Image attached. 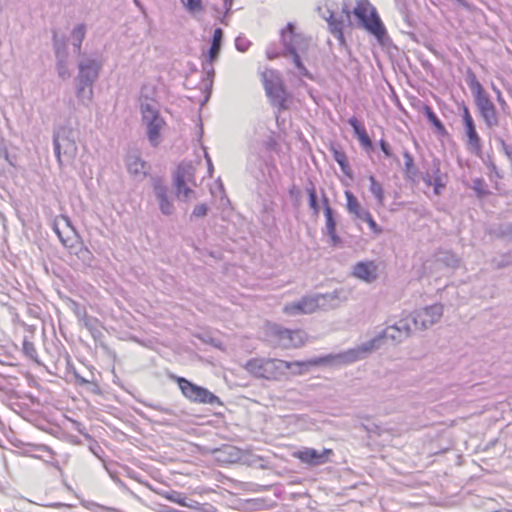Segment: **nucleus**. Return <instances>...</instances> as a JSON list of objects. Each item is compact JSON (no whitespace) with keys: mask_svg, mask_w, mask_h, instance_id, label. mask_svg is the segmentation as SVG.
<instances>
[{"mask_svg":"<svg viewBox=\"0 0 512 512\" xmlns=\"http://www.w3.org/2000/svg\"><path fill=\"white\" fill-rule=\"evenodd\" d=\"M157 106L158 104L153 101L141 104L142 120L147 127V137L152 145L159 143L160 131L165 125Z\"/></svg>","mask_w":512,"mask_h":512,"instance_id":"9","label":"nucleus"},{"mask_svg":"<svg viewBox=\"0 0 512 512\" xmlns=\"http://www.w3.org/2000/svg\"><path fill=\"white\" fill-rule=\"evenodd\" d=\"M69 308L73 311L78 320L81 319L82 317H85V315L87 314L85 307L74 300H70Z\"/></svg>","mask_w":512,"mask_h":512,"instance_id":"45","label":"nucleus"},{"mask_svg":"<svg viewBox=\"0 0 512 512\" xmlns=\"http://www.w3.org/2000/svg\"><path fill=\"white\" fill-rule=\"evenodd\" d=\"M423 113L427 118L428 122L434 128V132L441 137L448 136V131L446 130L444 124L439 119L437 114L433 111V109L429 105H424Z\"/></svg>","mask_w":512,"mask_h":512,"instance_id":"28","label":"nucleus"},{"mask_svg":"<svg viewBox=\"0 0 512 512\" xmlns=\"http://www.w3.org/2000/svg\"><path fill=\"white\" fill-rule=\"evenodd\" d=\"M303 39V35L295 32L294 24L289 22L286 25V27L281 30V43L284 47L282 56H291L292 61L298 70V75L313 80V75L304 66L301 57L297 51Z\"/></svg>","mask_w":512,"mask_h":512,"instance_id":"5","label":"nucleus"},{"mask_svg":"<svg viewBox=\"0 0 512 512\" xmlns=\"http://www.w3.org/2000/svg\"><path fill=\"white\" fill-rule=\"evenodd\" d=\"M86 35V25L84 23L77 24L71 31L70 39L73 47V53L80 58L82 54V43Z\"/></svg>","mask_w":512,"mask_h":512,"instance_id":"27","label":"nucleus"},{"mask_svg":"<svg viewBox=\"0 0 512 512\" xmlns=\"http://www.w3.org/2000/svg\"><path fill=\"white\" fill-rule=\"evenodd\" d=\"M472 189L476 192L478 197H484L487 195V190L485 189V182L481 178H475L472 181Z\"/></svg>","mask_w":512,"mask_h":512,"instance_id":"43","label":"nucleus"},{"mask_svg":"<svg viewBox=\"0 0 512 512\" xmlns=\"http://www.w3.org/2000/svg\"><path fill=\"white\" fill-rule=\"evenodd\" d=\"M437 261L449 268H457L459 266L458 257L451 251H444L438 253Z\"/></svg>","mask_w":512,"mask_h":512,"instance_id":"34","label":"nucleus"},{"mask_svg":"<svg viewBox=\"0 0 512 512\" xmlns=\"http://www.w3.org/2000/svg\"><path fill=\"white\" fill-rule=\"evenodd\" d=\"M215 61H211L209 57L205 56V60L202 63L203 70L206 72L207 76L212 80L215 75V70L213 68V63Z\"/></svg>","mask_w":512,"mask_h":512,"instance_id":"49","label":"nucleus"},{"mask_svg":"<svg viewBox=\"0 0 512 512\" xmlns=\"http://www.w3.org/2000/svg\"><path fill=\"white\" fill-rule=\"evenodd\" d=\"M378 145L385 157L390 158L393 156L390 144L386 140L381 139Z\"/></svg>","mask_w":512,"mask_h":512,"instance_id":"51","label":"nucleus"},{"mask_svg":"<svg viewBox=\"0 0 512 512\" xmlns=\"http://www.w3.org/2000/svg\"><path fill=\"white\" fill-rule=\"evenodd\" d=\"M203 340H204V342L209 343V344H211L212 346H214V347H216V348H219V349H220V348H221V346H222L221 341H219V340H217V339H214V338H212V337H208V339H203Z\"/></svg>","mask_w":512,"mask_h":512,"instance_id":"60","label":"nucleus"},{"mask_svg":"<svg viewBox=\"0 0 512 512\" xmlns=\"http://www.w3.org/2000/svg\"><path fill=\"white\" fill-rule=\"evenodd\" d=\"M224 32L221 28H216L213 32L210 47L207 51L206 57H209L211 61H216L219 57Z\"/></svg>","mask_w":512,"mask_h":512,"instance_id":"29","label":"nucleus"},{"mask_svg":"<svg viewBox=\"0 0 512 512\" xmlns=\"http://www.w3.org/2000/svg\"><path fill=\"white\" fill-rule=\"evenodd\" d=\"M103 63L87 55L78 61V75L76 81V96L81 100L90 101L93 97V85L100 75Z\"/></svg>","mask_w":512,"mask_h":512,"instance_id":"2","label":"nucleus"},{"mask_svg":"<svg viewBox=\"0 0 512 512\" xmlns=\"http://www.w3.org/2000/svg\"><path fill=\"white\" fill-rule=\"evenodd\" d=\"M283 311L289 316L312 314L317 311V304L313 295H306L298 301L287 303L284 306Z\"/></svg>","mask_w":512,"mask_h":512,"instance_id":"24","label":"nucleus"},{"mask_svg":"<svg viewBox=\"0 0 512 512\" xmlns=\"http://www.w3.org/2000/svg\"><path fill=\"white\" fill-rule=\"evenodd\" d=\"M189 13H197L203 11L204 7L201 0H181Z\"/></svg>","mask_w":512,"mask_h":512,"instance_id":"42","label":"nucleus"},{"mask_svg":"<svg viewBox=\"0 0 512 512\" xmlns=\"http://www.w3.org/2000/svg\"><path fill=\"white\" fill-rule=\"evenodd\" d=\"M305 190H306L307 195H308V205H309V207L310 206H315V205L319 204L316 186H315L314 182L310 178L307 179V183L305 185Z\"/></svg>","mask_w":512,"mask_h":512,"instance_id":"39","label":"nucleus"},{"mask_svg":"<svg viewBox=\"0 0 512 512\" xmlns=\"http://www.w3.org/2000/svg\"><path fill=\"white\" fill-rule=\"evenodd\" d=\"M334 454L332 449L323 448L321 451L305 447L294 453V456L300 460V462L309 466H320L330 461V456Z\"/></svg>","mask_w":512,"mask_h":512,"instance_id":"20","label":"nucleus"},{"mask_svg":"<svg viewBox=\"0 0 512 512\" xmlns=\"http://www.w3.org/2000/svg\"><path fill=\"white\" fill-rule=\"evenodd\" d=\"M164 497L167 500H169L170 502L176 503L182 507H189V508L194 507L191 503L187 502V498L181 492L172 490L170 492H166Z\"/></svg>","mask_w":512,"mask_h":512,"instance_id":"35","label":"nucleus"},{"mask_svg":"<svg viewBox=\"0 0 512 512\" xmlns=\"http://www.w3.org/2000/svg\"><path fill=\"white\" fill-rule=\"evenodd\" d=\"M345 196H346V201H347L346 207H347L348 212L352 213L356 217H358V214L364 210L360 208L357 198L354 196V194L351 191H348V190L345 192Z\"/></svg>","mask_w":512,"mask_h":512,"instance_id":"37","label":"nucleus"},{"mask_svg":"<svg viewBox=\"0 0 512 512\" xmlns=\"http://www.w3.org/2000/svg\"><path fill=\"white\" fill-rule=\"evenodd\" d=\"M290 198L298 203L301 198V190L296 184H292L288 190Z\"/></svg>","mask_w":512,"mask_h":512,"instance_id":"50","label":"nucleus"},{"mask_svg":"<svg viewBox=\"0 0 512 512\" xmlns=\"http://www.w3.org/2000/svg\"><path fill=\"white\" fill-rule=\"evenodd\" d=\"M352 276L367 284L378 279V264L373 260L359 261L352 267Z\"/></svg>","mask_w":512,"mask_h":512,"instance_id":"23","label":"nucleus"},{"mask_svg":"<svg viewBox=\"0 0 512 512\" xmlns=\"http://www.w3.org/2000/svg\"><path fill=\"white\" fill-rule=\"evenodd\" d=\"M333 150H334V160H336V161L346 160L344 152L338 151L336 149H333Z\"/></svg>","mask_w":512,"mask_h":512,"instance_id":"63","label":"nucleus"},{"mask_svg":"<svg viewBox=\"0 0 512 512\" xmlns=\"http://www.w3.org/2000/svg\"><path fill=\"white\" fill-rule=\"evenodd\" d=\"M79 258L83 261H90L92 259V253L87 248H81L78 253Z\"/></svg>","mask_w":512,"mask_h":512,"instance_id":"56","label":"nucleus"},{"mask_svg":"<svg viewBox=\"0 0 512 512\" xmlns=\"http://www.w3.org/2000/svg\"><path fill=\"white\" fill-rule=\"evenodd\" d=\"M443 315V305L436 303L416 310L409 316L415 331H424L437 323Z\"/></svg>","mask_w":512,"mask_h":512,"instance_id":"13","label":"nucleus"},{"mask_svg":"<svg viewBox=\"0 0 512 512\" xmlns=\"http://www.w3.org/2000/svg\"><path fill=\"white\" fill-rule=\"evenodd\" d=\"M146 406L167 415H175L174 411L171 408L164 407L160 404H146Z\"/></svg>","mask_w":512,"mask_h":512,"instance_id":"53","label":"nucleus"},{"mask_svg":"<svg viewBox=\"0 0 512 512\" xmlns=\"http://www.w3.org/2000/svg\"><path fill=\"white\" fill-rule=\"evenodd\" d=\"M498 234L502 237L512 238V224H502L498 228Z\"/></svg>","mask_w":512,"mask_h":512,"instance_id":"52","label":"nucleus"},{"mask_svg":"<svg viewBox=\"0 0 512 512\" xmlns=\"http://www.w3.org/2000/svg\"><path fill=\"white\" fill-rule=\"evenodd\" d=\"M242 453L243 450L232 445H224L215 451L217 460L224 463L240 462Z\"/></svg>","mask_w":512,"mask_h":512,"instance_id":"26","label":"nucleus"},{"mask_svg":"<svg viewBox=\"0 0 512 512\" xmlns=\"http://www.w3.org/2000/svg\"><path fill=\"white\" fill-rule=\"evenodd\" d=\"M83 326L91 333L96 327H98V319L95 317L88 316L79 319Z\"/></svg>","mask_w":512,"mask_h":512,"instance_id":"44","label":"nucleus"},{"mask_svg":"<svg viewBox=\"0 0 512 512\" xmlns=\"http://www.w3.org/2000/svg\"><path fill=\"white\" fill-rule=\"evenodd\" d=\"M54 231L55 233L57 234V236L59 237L60 241L62 242V244L64 246H68V240L65 239L62 235V232L60 231V229L58 228V225L57 224H54Z\"/></svg>","mask_w":512,"mask_h":512,"instance_id":"58","label":"nucleus"},{"mask_svg":"<svg viewBox=\"0 0 512 512\" xmlns=\"http://www.w3.org/2000/svg\"><path fill=\"white\" fill-rule=\"evenodd\" d=\"M34 459H40L47 464L54 465V452L47 445L34 443Z\"/></svg>","mask_w":512,"mask_h":512,"instance_id":"32","label":"nucleus"},{"mask_svg":"<svg viewBox=\"0 0 512 512\" xmlns=\"http://www.w3.org/2000/svg\"><path fill=\"white\" fill-rule=\"evenodd\" d=\"M370 191L377 198L378 201H382L384 198V192L382 185L377 182L374 176H370Z\"/></svg>","mask_w":512,"mask_h":512,"instance_id":"41","label":"nucleus"},{"mask_svg":"<svg viewBox=\"0 0 512 512\" xmlns=\"http://www.w3.org/2000/svg\"><path fill=\"white\" fill-rule=\"evenodd\" d=\"M170 379L178 385L181 394L189 402L211 406H223L221 399L207 388L198 385L185 377L174 374L170 375Z\"/></svg>","mask_w":512,"mask_h":512,"instance_id":"4","label":"nucleus"},{"mask_svg":"<svg viewBox=\"0 0 512 512\" xmlns=\"http://www.w3.org/2000/svg\"><path fill=\"white\" fill-rule=\"evenodd\" d=\"M364 429L368 432V433H377L378 434V430H379V427L375 424L371 425V426H366V425H363Z\"/></svg>","mask_w":512,"mask_h":512,"instance_id":"64","label":"nucleus"},{"mask_svg":"<svg viewBox=\"0 0 512 512\" xmlns=\"http://www.w3.org/2000/svg\"><path fill=\"white\" fill-rule=\"evenodd\" d=\"M317 304V310L329 311L336 309L348 300V292L344 288H338L329 293L313 294Z\"/></svg>","mask_w":512,"mask_h":512,"instance_id":"18","label":"nucleus"},{"mask_svg":"<svg viewBox=\"0 0 512 512\" xmlns=\"http://www.w3.org/2000/svg\"><path fill=\"white\" fill-rule=\"evenodd\" d=\"M338 164L340 165L341 171L350 176V162H338Z\"/></svg>","mask_w":512,"mask_h":512,"instance_id":"59","label":"nucleus"},{"mask_svg":"<svg viewBox=\"0 0 512 512\" xmlns=\"http://www.w3.org/2000/svg\"><path fill=\"white\" fill-rule=\"evenodd\" d=\"M322 204L325 216V232L329 236L331 243L333 245H337L341 242V239L337 234V213L330 206L329 199L323 190Z\"/></svg>","mask_w":512,"mask_h":512,"instance_id":"22","label":"nucleus"},{"mask_svg":"<svg viewBox=\"0 0 512 512\" xmlns=\"http://www.w3.org/2000/svg\"><path fill=\"white\" fill-rule=\"evenodd\" d=\"M420 171L415 162H405L404 174L407 180L416 184L420 181Z\"/></svg>","mask_w":512,"mask_h":512,"instance_id":"36","label":"nucleus"},{"mask_svg":"<svg viewBox=\"0 0 512 512\" xmlns=\"http://www.w3.org/2000/svg\"><path fill=\"white\" fill-rule=\"evenodd\" d=\"M335 3L325 2L323 5L317 7L319 16L327 21L329 30L335 38L341 43L344 42V26H353L351 19V12L347 4L342 7L341 14L335 15L334 7Z\"/></svg>","mask_w":512,"mask_h":512,"instance_id":"7","label":"nucleus"},{"mask_svg":"<svg viewBox=\"0 0 512 512\" xmlns=\"http://www.w3.org/2000/svg\"><path fill=\"white\" fill-rule=\"evenodd\" d=\"M147 162H127V170L137 181H142L147 176Z\"/></svg>","mask_w":512,"mask_h":512,"instance_id":"33","label":"nucleus"},{"mask_svg":"<svg viewBox=\"0 0 512 512\" xmlns=\"http://www.w3.org/2000/svg\"><path fill=\"white\" fill-rule=\"evenodd\" d=\"M263 85L271 105L279 110L287 109V92L279 74L274 70H267L262 74Z\"/></svg>","mask_w":512,"mask_h":512,"instance_id":"8","label":"nucleus"},{"mask_svg":"<svg viewBox=\"0 0 512 512\" xmlns=\"http://www.w3.org/2000/svg\"><path fill=\"white\" fill-rule=\"evenodd\" d=\"M251 46V41L244 36H238L235 39V47L239 52H246Z\"/></svg>","mask_w":512,"mask_h":512,"instance_id":"48","label":"nucleus"},{"mask_svg":"<svg viewBox=\"0 0 512 512\" xmlns=\"http://www.w3.org/2000/svg\"><path fill=\"white\" fill-rule=\"evenodd\" d=\"M350 12L357 20L358 27L374 36L379 45L387 47L391 44V39L376 8L368 0L357 1L356 6Z\"/></svg>","mask_w":512,"mask_h":512,"instance_id":"1","label":"nucleus"},{"mask_svg":"<svg viewBox=\"0 0 512 512\" xmlns=\"http://www.w3.org/2000/svg\"><path fill=\"white\" fill-rule=\"evenodd\" d=\"M240 462L247 466L263 470L269 468V462L265 457L254 454L250 451H243Z\"/></svg>","mask_w":512,"mask_h":512,"instance_id":"30","label":"nucleus"},{"mask_svg":"<svg viewBox=\"0 0 512 512\" xmlns=\"http://www.w3.org/2000/svg\"><path fill=\"white\" fill-rule=\"evenodd\" d=\"M272 335L277 339V344L283 348H297L303 344V332L290 330L280 325L271 328Z\"/></svg>","mask_w":512,"mask_h":512,"instance_id":"21","label":"nucleus"},{"mask_svg":"<svg viewBox=\"0 0 512 512\" xmlns=\"http://www.w3.org/2000/svg\"><path fill=\"white\" fill-rule=\"evenodd\" d=\"M70 133L71 131L65 127H61L54 132L53 145L57 160H61V156L67 159L76 157L77 147L74 140L69 137Z\"/></svg>","mask_w":512,"mask_h":512,"instance_id":"15","label":"nucleus"},{"mask_svg":"<svg viewBox=\"0 0 512 512\" xmlns=\"http://www.w3.org/2000/svg\"><path fill=\"white\" fill-rule=\"evenodd\" d=\"M151 185L161 214L164 216L173 215L176 211V207L168 184L162 177L152 176Z\"/></svg>","mask_w":512,"mask_h":512,"instance_id":"11","label":"nucleus"},{"mask_svg":"<svg viewBox=\"0 0 512 512\" xmlns=\"http://www.w3.org/2000/svg\"><path fill=\"white\" fill-rule=\"evenodd\" d=\"M146 406L167 415H175L174 411L171 408L164 407L160 404H146Z\"/></svg>","mask_w":512,"mask_h":512,"instance_id":"54","label":"nucleus"},{"mask_svg":"<svg viewBox=\"0 0 512 512\" xmlns=\"http://www.w3.org/2000/svg\"><path fill=\"white\" fill-rule=\"evenodd\" d=\"M23 349L28 356L32 355V345L26 339L23 341Z\"/></svg>","mask_w":512,"mask_h":512,"instance_id":"62","label":"nucleus"},{"mask_svg":"<svg viewBox=\"0 0 512 512\" xmlns=\"http://www.w3.org/2000/svg\"><path fill=\"white\" fill-rule=\"evenodd\" d=\"M223 1V8H224V14L230 15L232 13V6L234 0H222Z\"/></svg>","mask_w":512,"mask_h":512,"instance_id":"57","label":"nucleus"},{"mask_svg":"<svg viewBox=\"0 0 512 512\" xmlns=\"http://www.w3.org/2000/svg\"><path fill=\"white\" fill-rule=\"evenodd\" d=\"M462 122L464 128V136L466 138V145L468 149L479 156L481 151V139L476 130L475 121L470 113L469 108L463 105L462 108Z\"/></svg>","mask_w":512,"mask_h":512,"instance_id":"17","label":"nucleus"},{"mask_svg":"<svg viewBox=\"0 0 512 512\" xmlns=\"http://www.w3.org/2000/svg\"><path fill=\"white\" fill-rule=\"evenodd\" d=\"M414 330L410 316L401 318L394 324L389 325L374 338L364 342L363 350H376L381 347L384 339H391L395 343L403 342Z\"/></svg>","mask_w":512,"mask_h":512,"instance_id":"6","label":"nucleus"},{"mask_svg":"<svg viewBox=\"0 0 512 512\" xmlns=\"http://www.w3.org/2000/svg\"><path fill=\"white\" fill-rule=\"evenodd\" d=\"M208 213V206L205 203L197 204L192 213H191V219L193 218H202L205 217Z\"/></svg>","mask_w":512,"mask_h":512,"instance_id":"46","label":"nucleus"},{"mask_svg":"<svg viewBox=\"0 0 512 512\" xmlns=\"http://www.w3.org/2000/svg\"><path fill=\"white\" fill-rule=\"evenodd\" d=\"M193 173L190 165L181 162L172 173V185L175 197L180 202H187L194 194V191L187 185Z\"/></svg>","mask_w":512,"mask_h":512,"instance_id":"12","label":"nucleus"},{"mask_svg":"<svg viewBox=\"0 0 512 512\" xmlns=\"http://www.w3.org/2000/svg\"><path fill=\"white\" fill-rule=\"evenodd\" d=\"M364 343H362L356 349H350L348 351L338 353V354H328L319 357H313L307 360V363L310 366H321V365H329V364H349L360 359L361 354L371 352L372 350H363Z\"/></svg>","mask_w":512,"mask_h":512,"instance_id":"14","label":"nucleus"},{"mask_svg":"<svg viewBox=\"0 0 512 512\" xmlns=\"http://www.w3.org/2000/svg\"><path fill=\"white\" fill-rule=\"evenodd\" d=\"M347 122L353 129L354 136L358 140L361 148L367 152L368 155H371V153L375 152L376 146L367 133L363 122L355 116L350 117Z\"/></svg>","mask_w":512,"mask_h":512,"instance_id":"25","label":"nucleus"},{"mask_svg":"<svg viewBox=\"0 0 512 512\" xmlns=\"http://www.w3.org/2000/svg\"><path fill=\"white\" fill-rule=\"evenodd\" d=\"M267 358H252L244 364V369L256 378H265V366Z\"/></svg>","mask_w":512,"mask_h":512,"instance_id":"31","label":"nucleus"},{"mask_svg":"<svg viewBox=\"0 0 512 512\" xmlns=\"http://www.w3.org/2000/svg\"><path fill=\"white\" fill-rule=\"evenodd\" d=\"M311 367L307 360L305 361H284L280 359L267 358L265 366V378L266 380H280L284 377L288 370H292L295 375L303 373L302 368Z\"/></svg>","mask_w":512,"mask_h":512,"instance_id":"10","label":"nucleus"},{"mask_svg":"<svg viewBox=\"0 0 512 512\" xmlns=\"http://www.w3.org/2000/svg\"><path fill=\"white\" fill-rule=\"evenodd\" d=\"M70 133L71 131L65 127H61L54 132L53 145L57 160H61V156L67 159L76 157L77 147L74 140L69 137Z\"/></svg>","mask_w":512,"mask_h":512,"instance_id":"16","label":"nucleus"},{"mask_svg":"<svg viewBox=\"0 0 512 512\" xmlns=\"http://www.w3.org/2000/svg\"><path fill=\"white\" fill-rule=\"evenodd\" d=\"M56 68H57L58 75L61 79L66 80L71 76L68 62H57Z\"/></svg>","mask_w":512,"mask_h":512,"instance_id":"47","label":"nucleus"},{"mask_svg":"<svg viewBox=\"0 0 512 512\" xmlns=\"http://www.w3.org/2000/svg\"><path fill=\"white\" fill-rule=\"evenodd\" d=\"M54 47L57 62H68L67 43L65 41H58L54 37Z\"/></svg>","mask_w":512,"mask_h":512,"instance_id":"38","label":"nucleus"},{"mask_svg":"<svg viewBox=\"0 0 512 512\" xmlns=\"http://www.w3.org/2000/svg\"><path fill=\"white\" fill-rule=\"evenodd\" d=\"M420 180H422L427 187H433L434 194L439 196L448 183V176L446 173L441 172L439 163L433 162L430 168L420 173Z\"/></svg>","mask_w":512,"mask_h":512,"instance_id":"19","label":"nucleus"},{"mask_svg":"<svg viewBox=\"0 0 512 512\" xmlns=\"http://www.w3.org/2000/svg\"><path fill=\"white\" fill-rule=\"evenodd\" d=\"M357 218H359L362 221L366 222L373 232L380 233L382 231V229L376 223V221L374 220L372 214L368 210H364V211L360 212L358 214Z\"/></svg>","mask_w":512,"mask_h":512,"instance_id":"40","label":"nucleus"},{"mask_svg":"<svg viewBox=\"0 0 512 512\" xmlns=\"http://www.w3.org/2000/svg\"><path fill=\"white\" fill-rule=\"evenodd\" d=\"M266 56L269 60H273L278 58L280 56V53L277 51L275 45H270L266 50Z\"/></svg>","mask_w":512,"mask_h":512,"instance_id":"55","label":"nucleus"},{"mask_svg":"<svg viewBox=\"0 0 512 512\" xmlns=\"http://www.w3.org/2000/svg\"><path fill=\"white\" fill-rule=\"evenodd\" d=\"M90 334L95 341L100 340L104 336L98 327H96Z\"/></svg>","mask_w":512,"mask_h":512,"instance_id":"61","label":"nucleus"},{"mask_svg":"<svg viewBox=\"0 0 512 512\" xmlns=\"http://www.w3.org/2000/svg\"><path fill=\"white\" fill-rule=\"evenodd\" d=\"M465 80L473 95L474 103L487 127L493 128L497 126L499 119L496 107L491 101L489 94L485 91L475 73L470 68L467 70Z\"/></svg>","mask_w":512,"mask_h":512,"instance_id":"3","label":"nucleus"}]
</instances>
